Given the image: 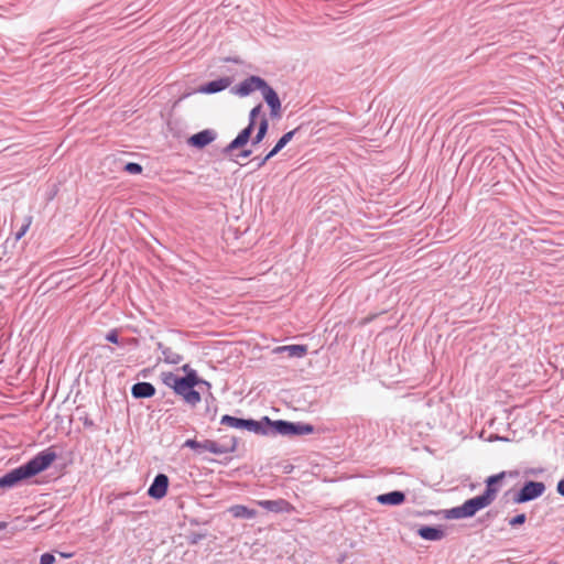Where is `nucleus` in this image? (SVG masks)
Segmentation results:
<instances>
[{
  "instance_id": "nucleus-1",
  "label": "nucleus",
  "mask_w": 564,
  "mask_h": 564,
  "mask_svg": "<svg viewBox=\"0 0 564 564\" xmlns=\"http://www.w3.org/2000/svg\"><path fill=\"white\" fill-rule=\"evenodd\" d=\"M56 457L57 454L52 448H47L37 453L23 465H20L19 467L13 468L4 475L0 476V488L12 489L21 486L28 479L47 469L56 459Z\"/></svg>"
},
{
  "instance_id": "nucleus-2",
  "label": "nucleus",
  "mask_w": 564,
  "mask_h": 564,
  "mask_svg": "<svg viewBox=\"0 0 564 564\" xmlns=\"http://www.w3.org/2000/svg\"><path fill=\"white\" fill-rule=\"evenodd\" d=\"M245 430L263 436H301L312 434L315 431L314 425L305 422H291L285 420L272 421L269 416H262L260 420L247 419Z\"/></svg>"
},
{
  "instance_id": "nucleus-3",
  "label": "nucleus",
  "mask_w": 564,
  "mask_h": 564,
  "mask_svg": "<svg viewBox=\"0 0 564 564\" xmlns=\"http://www.w3.org/2000/svg\"><path fill=\"white\" fill-rule=\"evenodd\" d=\"M498 489L485 490L484 494L466 500L462 506L447 510L446 517L449 519L470 518L477 511L488 507L496 499Z\"/></svg>"
},
{
  "instance_id": "nucleus-4",
  "label": "nucleus",
  "mask_w": 564,
  "mask_h": 564,
  "mask_svg": "<svg viewBox=\"0 0 564 564\" xmlns=\"http://www.w3.org/2000/svg\"><path fill=\"white\" fill-rule=\"evenodd\" d=\"M238 445L237 438L231 437L229 443H218L213 440H205L203 442H198L195 438L186 440L183 444V447H188L193 449L196 454H203L204 452H209L216 455H223L227 453H232L236 451Z\"/></svg>"
},
{
  "instance_id": "nucleus-5",
  "label": "nucleus",
  "mask_w": 564,
  "mask_h": 564,
  "mask_svg": "<svg viewBox=\"0 0 564 564\" xmlns=\"http://www.w3.org/2000/svg\"><path fill=\"white\" fill-rule=\"evenodd\" d=\"M545 484L542 481H527L513 496L514 503H524L541 497L545 492Z\"/></svg>"
},
{
  "instance_id": "nucleus-6",
  "label": "nucleus",
  "mask_w": 564,
  "mask_h": 564,
  "mask_svg": "<svg viewBox=\"0 0 564 564\" xmlns=\"http://www.w3.org/2000/svg\"><path fill=\"white\" fill-rule=\"evenodd\" d=\"M174 393L180 395L191 408H195L202 401L200 392L182 379L176 382Z\"/></svg>"
},
{
  "instance_id": "nucleus-7",
  "label": "nucleus",
  "mask_w": 564,
  "mask_h": 564,
  "mask_svg": "<svg viewBox=\"0 0 564 564\" xmlns=\"http://www.w3.org/2000/svg\"><path fill=\"white\" fill-rule=\"evenodd\" d=\"M262 86H264V79L259 76L251 75L242 80L239 85L235 86L232 88V93L240 97H246L256 89L260 90Z\"/></svg>"
},
{
  "instance_id": "nucleus-8",
  "label": "nucleus",
  "mask_w": 564,
  "mask_h": 564,
  "mask_svg": "<svg viewBox=\"0 0 564 564\" xmlns=\"http://www.w3.org/2000/svg\"><path fill=\"white\" fill-rule=\"evenodd\" d=\"M253 130H254L253 126L247 124V127H245L238 133V135L223 149V153L225 155H230L235 150H238V149H241L242 147H245L251 139V134H252Z\"/></svg>"
},
{
  "instance_id": "nucleus-9",
  "label": "nucleus",
  "mask_w": 564,
  "mask_h": 564,
  "mask_svg": "<svg viewBox=\"0 0 564 564\" xmlns=\"http://www.w3.org/2000/svg\"><path fill=\"white\" fill-rule=\"evenodd\" d=\"M263 99L270 108L272 117H279L281 111V100L276 91L264 80V86L260 88Z\"/></svg>"
},
{
  "instance_id": "nucleus-10",
  "label": "nucleus",
  "mask_w": 564,
  "mask_h": 564,
  "mask_svg": "<svg viewBox=\"0 0 564 564\" xmlns=\"http://www.w3.org/2000/svg\"><path fill=\"white\" fill-rule=\"evenodd\" d=\"M217 138V132L213 129H205L191 135L187 140V144L195 149H204Z\"/></svg>"
},
{
  "instance_id": "nucleus-11",
  "label": "nucleus",
  "mask_w": 564,
  "mask_h": 564,
  "mask_svg": "<svg viewBox=\"0 0 564 564\" xmlns=\"http://www.w3.org/2000/svg\"><path fill=\"white\" fill-rule=\"evenodd\" d=\"M169 488V477L165 474H158L150 487L148 488V496L153 499H162L166 496Z\"/></svg>"
},
{
  "instance_id": "nucleus-12",
  "label": "nucleus",
  "mask_w": 564,
  "mask_h": 564,
  "mask_svg": "<svg viewBox=\"0 0 564 564\" xmlns=\"http://www.w3.org/2000/svg\"><path fill=\"white\" fill-rule=\"evenodd\" d=\"M231 82L232 80L230 77H220L218 79L210 80V82L202 85L197 91L200 94H206V95L220 93V91L225 90L226 88H228L231 85Z\"/></svg>"
},
{
  "instance_id": "nucleus-13",
  "label": "nucleus",
  "mask_w": 564,
  "mask_h": 564,
  "mask_svg": "<svg viewBox=\"0 0 564 564\" xmlns=\"http://www.w3.org/2000/svg\"><path fill=\"white\" fill-rule=\"evenodd\" d=\"M155 387L151 382H137L131 388V394L134 399H149L155 394Z\"/></svg>"
},
{
  "instance_id": "nucleus-14",
  "label": "nucleus",
  "mask_w": 564,
  "mask_h": 564,
  "mask_svg": "<svg viewBox=\"0 0 564 564\" xmlns=\"http://www.w3.org/2000/svg\"><path fill=\"white\" fill-rule=\"evenodd\" d=\"M156 349L161 351L163 361L167 365H178L183 361V356L174 351L171 347L165 346L163 343H156Z\"/></svg>"
},
{
  "instance_id": "nucleus-15",
  "label": "nucleus",
  "mask_w": 564,
  "mask_h": 564,
  "mask_svg": "<svg viewBox=\"0 0 564 564\" xmlns=\"http://www.w3.org/2000/svg\"><path fill=\"white\" fill-rule=\"evenodd\" d=\"M258 505L270 512H286L290 509V503L284 499H276V500H260Z\"/></svg>"
},
{
  "instance_id": "nucleus-16",
  "label": "nucleus",
  "mask_w": 564,
  "mask_h": 564,
  "mask_svg": "<svg viewBox=\"0 0 564 564\" xmlns=\"http://www.w3.org/2000/svg\"><path fill=\"white\" fill-rule=\"evenodd\" d=\"M377 501L381 505L399 506L405 501V495L402 491L394 490L379 495Z\"/></svg>"
},
{
  "instance_id": "nucleus-17",
  "label": "nucleus",
  "mask_w": 564,
  "mask_h": 564,
  "mask_svg": "<svg viewBox=\"0 0 564 564\" xmlns=\"http://www.w3.org/2000/svg\"><path fill=\"white\" fill-rule=\"evenodd\" d=\"M275 352H286L291 358H303L307 354L306 345H285L275 348Z\"/></svg>"
},
{
  "instance_id": "nucleus-18",
  "label": "nucleus",
  "mask_w": 564,
  "mask_h": 564,
  "mask_svg": "<svg viewBox=\"0 0 564 564\" xmlns=\"http://www.w3.org/2000/svg\"><path fill=\"white\" fill-rule=\"evenodd\" d=\"M417 533L419 535L424 539V540H429V541H438L441 539H443L444 536V531L438 529V528H434V527H421L419 530H417Z\"/></svg>"
},
{
  "instance_id": "nucleus-19",
  "label": "nucleus",
  "mask_w": 564,
  "mask_h": 564,
  "mask_svg": "<svg viewBox=\"0 0 564 564\" xmlns=\"http://www.w3.org/2000/svg\"><path fill=\"white\" fill-rule=\"evenodd\" d=\"M229 512L234 518L238 519H253L257 516V511L242 505H235L230 507Z\"/></svg>"
},
{
  "instance_id": "nucleus-20",
  "label": "nucleus",
  "mask_w": 564,
  "mask_h": 564,
  "mask_svg": "<svg viewBox=\"0 0 564 564\" xmlns=\"http://www.w3.org/2000/svg\"><path fill=\"white\" fill-rule=\"evenodd\" d=\"M268 129H269V120L265 117V115H262V118L258 126L257 133L251 139V144L257 145V144L261 143L268 133Z\"/></svg>"
},
{
  "instance_id": "nucleus-21",
  "label": "nucleus",
  "mask_w": 564,
  "mask_h": 564,
  "mask_svg": "<svg viewBox=\"0 0 564 564\" xmlns=\"http://www.w3.org/2000/svg\"><path fill=\"white\" fill-rule=\"evenodd\" d=\"M246 421L247 419L225 414L220 419V424L232 429L245 430Z\"/></svg>"
},
{
  "instance_id": "nucleus-22",
  "label": "nucleus",
  "mask_w": 564,
  "mask_h": 564,
  "mask_svg": "<svg viewBox=\"0 0 564 564\" xmlns=\"http://www.w3.org/2000/svg\"><path fill=\"white\" fill-rule=\"evenodd\" d=\"M161 380L166 387L171 388L174 391L175 384L178 380H181V377L176 376L171 371H165L161 373Z\"/></svg>"
},
{
  "instance_id": "nucleus-23",
  "label": "nucleus",
  "mask_w": 564,
  "mask_h": 564,
  "mask_svg": "<svg viewBox=\"0 0 564 564\" xmlns=\"http://www.w3.org/2000/svg\"><path fill=\"white\" fill-rule=\"evenodd\" d=\"M181 379L192 384L193 387H197L200 383H205V379L198 377L196 370H188V372L185 376L181 377Z\"/></svg>"
},
{
  "instance_id": "nucleus-24",
  "label": "nucleus",
  "mask_w": 564,
  "mask_h": 564,
  "mask_svg": "<svg viewBox=\"0 0 564 564\" xmlns=\"http://www.w3.org/2000/svg\"><path fill=\"white\" fill-rule=\"evenodd\" d=\"M261 112H262V104H258L249 112V119H248L249 122H248V124H251V126L256 127L257 119L261 115Z\"/></svg>"
},
{
  "instance_id": "nucleus-25",
  "label": "nucleus",
  "mask_w": 564,
  "mask_h": 564,
  "mask_svg": "<svg viewBox=\"0 0 564 564\" xmlns=\"http://www.w3.org/2000/svg\"><path fill=\"white\" fill-rule=\"evenodd\" d=\"M296 131L297 129H294L284 133L275 144L282 150L293 139Z\"/></svg>"
},
{
  "instance_id": "nucleus-26",
  "label": "nucleus",
  "mask_w": 564,
  "mask_h": 564,
  "mask_svg": "<svg viewBox=\"0 0 564 564\" xmlns=\"http://www.w3.org/2000/svg\"><path fill=\"white\" fill-rule=\"evenodd\" d=\"M123 171L129 173V174H140V173H142L143 167H142L141 164H139L137 162H128L123 166Z\"/></svg>"
},
{
  "instance_id": "nucleus-27",
  "label": "nucleus",
  "mask_w": 564,
  "mask_h": 564,
  "mask_svg": "<svg viewBox=\"0 0 564 564\" xmlns=\"http://www.w3.org/2000/svg\"><path fill=\"white\" fill-rule=\"evenodd\" d=\"M506 476V473L505 471H501L497 475H492L490 477L487 478L486 480V490H489V489H496L494 487L495 484H497L498 481H500L501 479H503Z\"/></svg>"
},
{
  "instance_id": "nucleus-28",
  "label": "nucleus",
  "mask_w": 564,
  "mask_h": 564,
  "mask_svg": "<svg viewBox=\"0 0 564 564\" xmlns=\"http://www.w3.org/2000/svg\"><path fill=\"white\" fill-rule=\"evenodd\" d=\"M106 340L111 343V344H116V345H121L120 340H119V333H118V329L113 328V329H110L107 334H106Z\"/></svg>"
},
{
  "instance_id": "nucleus-29",
  "label": "nucleus",
  "mask_w": 564,
  "mask_h": 564,
  "mask_svg": "<svg viewBox=\"0 0 564 564\" xmlns=\"http://www.w3.org/2000/svg\"><path fill=\"white\" fill-rule=\"evenodd\" d=\"M527 520V517L524 513H520V514H517L516 517L511 518L509 520V524L511 527H516V525H519V524H523Z\"/></svg>"
},
{
  "instance_id": "nucleus-30",
  "label": "nucleus",
  "mask_w": 564,
  "mask_h": 564,
  "mask_svg": "<svg viewBox=\"0 0 564 564\" xmlns=\"http://www.w3.org/2000/svg\"><path fill=\"white\" fill-rule=\"evenodd\" d=\"M55 556L52 553H44L40 557V564H54Z\"/></svg>"
},
{
  "instance_id": "nucleus-31",
  "label": "nucleus",
  "mask_w": 564,
  "mask_h": 564,
  "mask_svg": "<svg viewBox=\"0 0 564 564\" xmlns=\"http://www.w3.org/2000/svg\"><path fill=\"white\" fill-rule=\"evenodd\" d=\"M79 421H82V422H83V424H84V426H85V427H89V429H90V427H94V426H95L94 421H93V420L89 417V415H88V414H86V413H85L84 415H80V416H79Z\"/></svg>"
},
{
  "instance_id": "nucleus-32",
  "label": "nucleus",
  "mask_w": 564,
  "mask_h": 564,
  "mask_svg": "<svg viewBox=\"0 0 564 564\" xmlns=\"http://www.w3.org/2000/svg\"><path fill=\"white\" fill-rule=\"evenodd\" d=\"M198 387H204V388H206L207 391H209L212 389V384L207 380H205V383H200ZM209 399L215 400L212 392H208V397L206 398V401L208 402Z\"/></svg>"
},
{
  "instance_id": "nucleus-33",
  "label": "nucleus",
  "mask_w": 564,
  "mask_h": 564,
  "mask_svg": "<svg viewBox=\"0 0 564 564\" xmlns=\"http://www.w3.org/2000/svg\"><path fill=\"white\" fill-rule=\"evenodd\" d=\"M252 161H257V167L260 169L269 161V159L267 158V155L263 158L256 156L253 158Z\"/></svg>"
},
{
  "instance_id": "nucleus-34",
  "label": "nucleus",
  "mask_w": 564,
  "mask_h": 564,
  "mask_svg": "<svg viewBox=\"0 0 564 564\" xmlns=\"http://www.w3.org/2000/svg\"><path fill=\"white\" fill-rule=\"evenodd\" d=\"M28 228H29V224H26V225L22 226V227H21V229L17 232L15 238H17L18 240H19V239H21V238L25 235V232H26Z\"/></svg>"
},
{
  "instance_id": "nucleus-35",
  "label": "nucleus",
  "mask_w": 564,
  "mask_h": 564,
  "mask_svg": "<svg viewBox=\"0 0 564 564\" xmlns=\"http://www.w3.org/2000/svg\"><path fill=\"white\" fill-rule=\"evenodd\" d=\"M251 153H252V151H251V150H249V149H242V150L237 154V156H238V158H243V159H246V158H249V156L251 155Z\"/></svg>"
},
{
  "instance_id": "nucleus-36",
  "label": "nucleus",
  "mask_w": 564,
  "mask_h": 564,
  "mask_svg": "<svg viewBox=\"0 0 564 564\" xmlns=\"http://www.w3.org/2000/svg\"><path fill=\"white\" fill-rule=\"evenodd\" d=\"M281 151V149L275 144L272 150L267 154V158L270 160L271 158H273L274 155H276L279 152Z\"/></svg>"
},
{
  "instance_id": "nucleus-37",
  "label": "nucleus",
  "mask_w": 564,
  "mask_h": 564,
  "mask_svg": "<svg viewBox=\"0 0 564 564\" xmlns=\"http://www.w3.org/2000/svg\"><path fill=\"white\" fill-rule=\"evenodd\" d=\"M557 492L562 496H564V479H561L557 482Z\"/></svg>"
},
{
  "instance_id": "nucleus-38",
  "label": "nucleus",
  "mask_w": 564,
  "mask_h": 564,
  "mask_svg": "<svg viewBox=\"0 0 564 564\" xmlns=\"http://www.w3.org/2000/svg\"><path fill=\"white\" fill-rule=\"evenodd\" d=\"M182 370H183V371L185 372V375H186V373L188 372V370H193V369L189 367V365H184V366L182 367Z\"/></svg>"
},
{
  "instance_id": "nucleus-39",
  "label": "nucleus",
  "mask_w": 564,
  "mask_h": 564,
  "mask_svg": "<svg viewBox=\"0 0 564 564\" xmlns=\"http://www.w3.org/2000/svg\"><path fill=\"white\" fill-rule=\"evenodd\" d=\"M7 525V522L0 521V531L4 530Z\"/></svg>"
},
{
  "instance_id": "nucleus-40",
  "label": "nucleus",
  "mask_w": 564,
  "mask_h": 564,
  "mask_svg": "<svg viewBox=\"0 0 564 564\" xmlns=\"http://www.w3.org/2000/svg\"><path fill=\"white\" fill-rule=\"evenodd\" d=\"M62 556H64V557H69L70 555H69V554L62 553Z\"/></svg>"
},
{
  "instance_id": "nucleus-41",
  "label": "nucleus",
  "mask_w": 564,
  "mask_h": 564,
  "mask_svg": "<svg viewBox=\"0 0 564 564\" xmlns=\"http://www.w3.org/2000/svg\"><path fill=\"white\" fill-rule=\"evenodd\" d=\"M198 540V536H195V540H193V543H196Z\"/></svg>"
},
{
  "instance_id": "nucleus-42",
  "label": "nucleus",
  "mask_w": 564,
  "mask_h": 564,
  "mask_svg": "<svg viewBox=\"0 0 564 564\" xmlns=\"http://www.w3.org/2000/svg\"><path fill=\"white\" fill-rule=\"evenodd\" d=\"M198 540V536H195V540H193V543H196Z\"/></svg>"
}]
</instances>
